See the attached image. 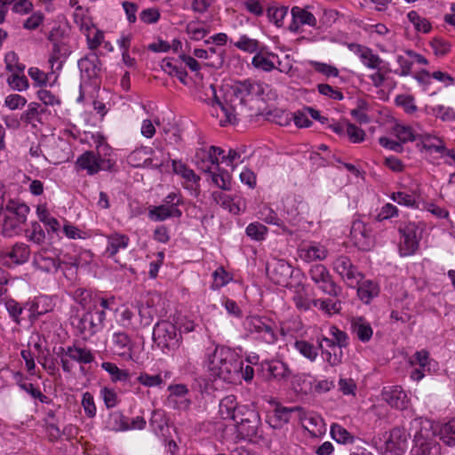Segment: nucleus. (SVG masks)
<instances>
[{
	"instance_id": "f257e3e1",
	"label": "nucleus",
	"mask_w": 455,
	"mask_h": 455,
	"mask_svg": "<svg viewBox=\"0 0 455 455\" xmlns=\"http://www.w3.org/2000/svg\"><path fill=\"white\" fill-rule=\"evenodd\" d=\"M268 90L267 84L257 81L235 82L222 88L221 100L215 86L211 84L212 115L219 120L220 126L235 124L237 116H251L257 114L259 102L265 100L264 95Z\"/></svg>"
},
{
	"instance_id": "f03ea898",
	"label": "nucleus",
	"mask_w": 455,
	"mask_h": 455,
	"mask_svg": "<svg viewBox=\"0 0 455 455\" xmlns=\"http://www.w3.org/2000/svg\"><path fill=\"white\" fill-rule=\"evenodd\" d=\"M203 366L208 378L212 381L225 383L237 382L240 369L239 357L235 350L226 346H216L212 351L206 353Z\"/></svg>"
},
{
	"instance_id": "7ed1b4c3",
	"label": "nucleus",
	"mask_w": 455,
	"mask_h": 455,
	"mask_svg": "<svg viewBox=\"0 0 455 455\" xmlns=\"http://www.w3.org/2000/svg\"><path fill=\"white\" fill-rule=\"evenodd\" d=\"M29 207L19 200H10L0 209V228L4 236L12 237L20 234L27 221Z\"/></svg>"
},
{
	"instance_id": "20e7f679",
	"label": "nucleus",
	"mask_w": 455,
	"mask_h": 455,
	"mask_svg": "<svg viewBox=\"0 0 455 455\" xmlns=\"http://www.w3.org/2000/svg\"><path fill=\"white\" fill-rule=\"evenodd\" d=\"M357 25L369 36L379 52L392 53L397 50L396 34L388 28L386 24L360 20Z\"/></svg>"
},
{
	"instance_id": "39448f33",
	"label": "nucleus",
	"mask_w": 455,
	"mask_h": 455,
	"mask_svg": "<svg viewBox=\"0 0 455 455\" xmlns=\"http://www.w3.org/2000/svg\"><path fill=\"white\" fill-rule=\"evenodd\" d=\"M243 327L255 339L272 345L278 340V333L275 322L267 317L250 315L243 321Z\"/></svg>"
},
{
	"instance_id": "423d86ee",
	"label": "nucleus",
	"mask_w": 455,
	"mask_h": 455,
	"mask_svg": "<svg viewBox=\"0 0 455 455\" xmlns=\"http://www.w3.org/2000/svg\"><path fill=\"white\" fill-rule=\"evenodd\" d=\"M198 160L206 161L211 165L218 167L220 163L232 168L236 167L243 163L242 153L236 149H229L228 154L221 148L210 146L208 148H200L196 155Z\"/></svg>"
},
{
	"instance_id": "0eeeda50",
	"label": "nucleus",
	"mask_w": 455,
	"mask_h": 455,
	"mask_svg": "<svg viewBox=\"0 0 455 455\" xmlns=\"http://www.w3.org/2000/svg\"><path fill=\"white\" fill-rule=\"evenodd\" d=\"M419 426H422L424 430L431 435L437 436L445 445L455 447V419L435 424L427 419H415L411 422V427L418 428Z\"/></svg>"
},
{
	"instance_id": "6e6552de",
	"label": "nucleus",
	"mask_w": 455,
	"mask_h": 455,
	"mask_svg": "<svg viewBox=\"0 0 455 455\" xmlns=\"http://www.w3.org/2000/svg\"><path fill=\"white\" fill-rule=\"evenodd\" d=\"M241 411L244 413L239 418L238 422L235 424V435L233 437L235 442L240 440H251L258 436L259 428L261 424L259 413L249 407L242 408Z\"/></svg>"
},
{
	"instance_id": "1a4fd4ad",
	"label": "nucleus",
	"mask_w": 455,
	"mask_h": 455,
	"mask_svg": "<svg viewBox=\"0 0 455 455\" xmlns=\"http://www.w3.org/2000/svg\"><path fill=\"white\" fill-rule=\"evenodd\" d=\"M269 279L275 284L288 288L294 283L297 274H304L299 268L293 267L289 262L281 259H274L267 267Z\"/></svg>"
},
{
	"instance_id": "9d476101",
	"label": "nucleus",
	"mask_w": 455,
	"mask_h": 455,
	"mask_svg": "<svg viewBox=\"0 0 455 455\" xmlns=\"http://www.w3.org/2000/svg\"><path fill=\"white\" fill-rule=\"evenodd\" d=\"M115 164L114 158L97 156L95 151L87 150L76 158L75 166L78 172L84 171L88 175L92 176L100 171L111 170Z\"/></svg>"
},
{
	"instance_id": "9b49d317",
	"label": "nucleus",
	"mask_w": 455,
	"mask_h": 455,
	"mask_svg": "<svg viewBox=\"0 0 455 455\" xmlns=\"http://www.w3.org/2000/svg\"><path fill=\"white\" fill-rule=\"evenodd\" d=\"M308 275L312 282L323 293L333 297L340 294V286L333 280L329 269L324 265H313L308 270Z\"/></svg>"
},
{
	"instance_id": "f8f14e48",
	"label": "nucleus",
	"mask_w": 455,
	"mask_h": 455,
	"mask_svg": "<svg viewBox=\"0 0 455 455\" xmlns=\"http://www.w3.org/2000/svg\"><path fill=\"white\" fill-rule=\"evenodd\" d=\"M135 343L131 337L124 331H115L110 339V351L114 355L124 361L139 363V356L135 352Z\"/></svg>"
},
{
	"instance_id": "ddd939ff",
	"label": "nucleus",
	"mask_w": 455,
	"mask_h": 455,
	"mask_svg": "<svg viewBox=\"0 0 455 455\" xmlns=\"http://www.w3.org/2000/svg\"><path fill=\"white\" fill-rule=\"evenodd\" d=\"M105 320L106 314L103 310L93 311L89 307V310L74 324L84 339H89L102 329Z\"/></svg>"
},
{
	"instance_id": "4468645a",
	"label": "nucleus",
	"mask_w": 455,
	"mask_h": 455,
	"mask_svg": "<svg viewBox=\"0 0 455 455\" xmlns=\"http://www.w3.org/2000/svg\"><path fill=\"white\" fill-rule=\"evenodd\" d=\"M333 271L339 275L341 280L351 288L360 283L363 278V274L357 269V267L352 263L349 257L345 255H339L336 257L331 264Z\"/></svg>"
},
{
	"instance_id": "2eb2a0df",
	"label": "nucleus",
	"mask_w": 455,
	"mask_h": 455,
	"mask_svg": "<svg viewBox=\"0 0 455 455\" xmlns=\"http://www.w3.org/2000/svg\"><path fill=\"white\" fill-rule=\"evenodd\" d=\"M153 338L158 346L168 349L178 347L180 339V334L177 331V327L169 321L158 322L153 330Z\"/></svg>"
},
{
	"instance_id": "dca6fc26",
	"label": "nucleus",
	"mask_w": 455,
	"mask_h": 455,
	"mask_svg": "<svg viewBox=\"0 0 455 455\" xmlns=\"http://www.w3.org/2000/svg\"><path fill=\"white\" fill-rule=\"evenodd\" d=\"M414 444L410 455H441V445L431 438V435L426 432L422 426L415 428Z\"/></svg>"
},
{
	"instance_id": "f3484780",
	"label": "nucleus",
	"mask_w": 455,
	"mask_h": 455,
	"mask_svg": "<svg viewBox=\"0 0 455 455\" xmlns=\"http://www.w3.org/2000/svg\"><path fill=\"white\" fill-rule=\"evenodd\" d=\"M297 422L309 433L312 437H321L326 433V424L323 419L315 411H307L299 407Z\"/></svg>"
},
{
	"instance_id": "a211bd4d",
	"label": "nucleus",
	"mask_w": 455,
	"mask_h": 455,
	"mask_svg": "<svg viewBox=\"0 0 455 455\" xmlns=\"http://www.w3.org/2000/svg\"><path fill=\"white\" fill-rule=\"evenodd\" d=\"M400 243L399 253L403 257L411 256L415 253L419 247V238L418 227L415 223L410 222L399 228Z\"/></svg>"
},
{
	"instance_id": "6ab92c4d",
	"label": "nucleus",
	"mask_w": 455,
	"mask_h": 455,
	"mask_svg": "<svg viewBox=\"0 0 455 455\" xmlns=\"http://www.w3.org/2000/svg\"><path fill=\"white\" fill-rule=\"evenodd\" d=\"M305 274H297L294 283H291L287 288L292 293V301L295 307L301 311H307L313 305L307 292V285L305 283Z\"/></svg>"
},
{
	"instance_id": "aec40b11",
	"label": "nucleus",
	"mask_w": 455,
	"mask_h": 455,
	"mask_svg": "<svg viewBox=\"0 0 455 455\" xmlns=\"http://www.w3.org/2000/svg\"><path fill=\"white\" fill-rule=\"evenodd\" d=\"M29 257V246L24 243H16L0 253V262L8 267H14L28 262Z\"/></svg>"
},
{
	"instance_id": "412c9836",
	"label": "nucleus",
	"mask_w": 455,
	"mask_h": 455,
	"mask_svg": "<svg viewBox=\"0 0 455 455\" xmlns=\"http://www.w3.org/2000/svg\"><path fill=\"white\" fill-rule=\"evenodd\" d=\"M307 212V203L296 198H288L283 205L282 219L286 225L295 227L304 219Z\"/></svg>"
},
{
	"instance_id": "4be33fe9",
	"label": "nucleus",
	"mask_w": 455,
	"mask_h": 455,
	"mask_svg": "<svg viewBox=\"0 0 455 455\" xmlns=\"http://www.w3.org/2000/svg\"><path fill=\"white\" fill-rule=\"evenodd\" d=\"M317 343L323 362L332 367L341 363L343 358L342 348L344 347L334 344V340L324 336L318 337Z\"/></svg>"
},
{
	"instance_id": "5701e85b",
	"label": "nucleus",
	"mask_w": 455,
	"mask_h": 455,
	"mask_svg": "<svg viewBox=\"0 0 455 455\" xmlns=\"http://www.w3.org/2000/svg\"><path fill=\"white\" fill-rule=\"evenodd\" d=\"M347 49L354 53L368 69L380 70L383 60L374 51L363 44L350 43Z\"/></svg>"
},
{
	"instance_id": "b1692460",
	"label": "nucleus",
	"mask_w": 455,
	"mask_h": 455,
	"mask_svg": "<svg viewBox=\"0 0 455 455\" xmlns=\"http://www.w3.org/2000/svg\"><path fill=\"white\" fill-rule=\"evenodd\" d=\"M169 395L166 403L170 408L185 411L191 406V399L188 397L189 390L184 384L170 385L168 387Z\"/></svg>"
},
{
	"instance_id": "393cba45",
	"label": "nucleus",
	"mask_w": 455,
	"mask_h": 455,
	"mask_svg": "<svg viewBox=\"0 0 455 455\" xmlns=\"http://www.w3.org/2000/svg\"><path fill=\"white\" fill-rule=\"evenodd\" d=\"M328 254L326 246L315 241L303 242L298 247L299 259L307 263L323 261Z\"/></svg>"
},
{
	"instance_id": "a878e982",
	"label": "nucleus",
	"mask_w": 455,
	"mask_h": 455,
	"mask_svg": "<svg viewBox=\"0 0 455 455\" xmlns=\"http://www.w3.org/2000/svg\"><path fill=\"white\" fill-rule=\"evenodd\" d=\"M408 436L405 429L395 427L385 439V451L390 455H402L408 445Z\"/></svg>"
},
{
	"instance_id": "bb28decb",
	"label": "nucleus",
	"mask_w": 455,
	"mask_h": 455,
	"mask_svg": "<svg viewBox=\"0 0 455 455\" xmlns=\"http://www.w3.org/2000/svg\"><path fill=\"white\" fill-rule=\"evenodd\" d=\"M381 396L389 406L396 410L403 411L410 405V397L400 386L385 387Z\"/></svg>"
},
{
	"instance_id": "cd10ccee",
	"label": "nucleus",
	"mask_w": 455,
	"mask_h": 455,
	"mask_svg": "<svg viewBox=\"0 0 455 455\" xmlns=\"http://www.w3.org/2000/svg\"><path fill=\"white\" fill-rule=\"evenodd\" d=\"M76 292L80 293V295L83 297V299H86L88 297L90 298L91 301L92 302L91 308L93 311L103 310L106 314L107 310H117L116 299L113 295H106L103 292H95L92 294L86 290H78Z\"/></svg>"
},
{
	"instance_id": "c85d7f7f",
	"label": "nucleus",
	"mask_w": 455,
	"mask_h": 455,
	"mask_svg": "<svg viewBox=\"0 0 455 455\" xmlns=\"http://www.w3.org/2000/svg\"><path fill=\"white\" fill-rule=\"evenodd\" d=\"M350 235L355 246L359 250L368 251L372 246L373 239L371 230L359 220L353 221Z\"/></svg>"
},
{
	"instance_id": "c756f323",
	"label": "nucleus",
	"mask_w": 455,
	"mask_h": 455,
	"mask_svg": "<svg viewBox=\"0 0 455 455\" xmlns=\"http://www.w3.org/2000/svg\"><path fill=\"white\" fill-rule=\"evenodd\" d=\"M297 410H299V406H276L275 410L267 415V422L272 428L280 429L290 421L297 420Z\"/></svg>"
},
{
	"instance_id": "7c9ffc66",
	"label": "nucleus",
	"mask_w": 455,
	"mask_h": 455,
	"mask_svg": "<svg viewBox=\"0 0 455 455\" xmlns=\"http://www.w3.org/2000/svg\"><path fill=\"white\" fill-rule=\"evenodd\" d=\"M250 406L244 404H238L236 397L233 395H226L223 397L219 404V414L223 419H229L238 422L239 418L244 413L241 411L242 408H249Z\"/></svg>"
},
{
	"instance_id": "2f4dec72",
	"label": "nucleus",
	"mask_w": 455,
	"mask_h": 455,
	"mask_svg": "<svg viewBox=\"0 0 455 455\" xmlns=\"http://www.w3.org/2000/svg\"><path fill=\"white\" fill-rule=\"evenodd\" d=\"M33 267L44 273H54L60 267V260L55 254L49 250H41L34 254Z\"/></svg>"
},
{
	"instance_id": "473e14b6",
	"label": "nucleus",
	"mask_w": 455,
	"mask_h": 455,
	"mask_svg": "<svg viewBox=\"0 0 455 455\" xmlns=\"http://www.w3.org/2000/svg\"><path fill=\"white\" fill-rule=\"evenodd\" d=\"M417 141V146L420 148V151L440 154L442 156L446 151L443 140L433 132H424L419 133Z\"/></svg>"
},
{
	"instance_id": "72a5a7b5",
	"label": "nucleus",
	"mask_w": 455,
	"mask_h": 455,
	"mask_svg": "<svg viewBox=\"0 0 455 455\" xmlns=\"http://www.w3.org/2000/svg\"><path fill=\"white\" fill-rule=\"evenodd\" d=\"M55 304L51 297L40 295L28 301L24 307L29 312V317L36 319L53 310Z\"/></svg>"
},
{
	"instance_id": "f704fd0d",
	"label": "nucleus",
	"mask_w": 455,
	"mask_h": 455,
	"mask_svg": "<svg viewBox=\"0 0 455 455\" xmlns=\"http://www.w3.org/2000/svg\"><path fill=\"white\" fill-rule=\"evenodd\" d=\"M279 62L276 53L263 49L259 50L251 59L252 67L264 72L273 71L276 68V63Z\"/></svg>"
},
{
	"instance_id": "c9c22d12",
	"label": "nucleus",
	"mask_w": 455,
	"mask_h": 455,
	"mask_svg": "<svg viewBox=\"0 0 455 455\" xmlns=\"http://www.w3.org/2000/svg\"><path fill=\"white\" fill-rule=\"evenodd\" d=\"M172 170L184 180L183 187L186 189L196 192L199 188L200 178L195 172L179 160H172Z\"/></svg>"
},
{
	"instance_id": "e433bc0d",
	"label": "nucleus",
	"mask_w": 455,
	"mask_h": 455,
	"mask_svg": "<svg viewBox=\"0 0 455 455\" xmlns=\"http://www.w3.org/2000/svg\"><path fill=\"white\" fill-rule=\"evenodd\" d=\"M292 21L290 25V30L298 32L301 26L307 25L315 28L317 25V20L315 15L306 8L294 6L291 11Z\"/></svg>"
},
{
	"instance_id": "4c0bfd02",
	"label": "nucleus",
	"mask_w": 455,
	"mask_h": 455,
	"mask_svg": "<svg viewBox=\"0 0 455 455\" xmlns=\"http://www.w3.org/2000/svg\"><path fill=\"white\" fill-rule=\"evenodd\" d=\"M258 218L266 224L277 227L280 229L278 234L290 235L293 234L292 230L285 224L284 220L279 218L277 213L267 205H263L259 209Z\"/></svg>"
},
{
	"instance_id": "58836bf2",
	"label": "nucleus",
	"mask_w": 455,
	"mask_h": 455,
	"mask_svg": "<svg viewBox=\"0 0 455 455\" xmlns=\"http://www.w3.org/2000/svg\"><path fill=\"white\" fill-rule=\"evenodd\" d=\"M261 366L266 377L269 379L283 380L291 375L288 365L280 360L266 361Z\"/></svg>"
},
{
	"instance_id": "ea45409f",
	"label": "nucleus",
	"mask_w": 455,
	"mask_h": 455,
	"mask_svg": "<svg viewBox=\"0 0 455 455\" xmlns=\"http://www.w3.org/2000/svg\"><path fill=\"white\" fill-rule=\"evenodd\" d=\"M106 240L107 246L104 253L109 258H113L121 250H125L130 243L129 236L118 232H114L106 235Z\"/></svg>"
},
{
	"instance_id": "a19ab883",
	"label": "nucleus",
	"mask_w": 455,
	"mask_h": 455,
	"mask_svg": "<svg viewBox=\"0 0 455 455\" xmlns=\"http://www.w3.org/2000/svg\"><path fill=\"white\" fill-rule=\"evenodd\" d=\"M151 431L160 438H165L169 435L170 427L166 415L162 410H155L152 411L149 420Z\"/></svg>"
},
{
	"instance_id": "79ce46f5",
	"label": "nucleus",
	"mask_w": 455,
	"mask_h": 455,
	"mask_svg": "<svg viewBox=\"0 0 455 455\" xmlns=\"http://www.w3.org/2000/svg\"><path fill=\"white\" fill-rule=\"evenodd\" d=\"M205 164V171L211 174L212 183L222 190H229L231 188V176L225 171L211 165L206 161L203 162Z\"/></svg>"
},
{
	"instance_id": "37998d69",
	"label": "nucleus",
	"mask_w": 455,
	"mask_h": 455,
	"mask_svg": "<svg viewBox=\"0 0 455 455\" xmlns=\"http://www.w3.org/2000/svg\"><path fill=\"white\" fill-rule=\"evenodd\" d=\"M388 197L401 206L413 210L419 208V195L415 190L410 193L405 191L392 192Z\"/></svg>"
},
{
	"instance_id": "c03bdc74",
	"label": "nucleus",
	"mask_w": 455,
	"mask_h": 455,
	"mask_svg": "<svg viewBox=\"0 0 455 455\" xmlns=\"http://www.w3.org/2000/svg\"><path fill=\"white\" fill-rule=\"evenodd\" d=\"M357 287V296L364 304H369L379 293V286L371 280H361L355 286Z\"/></svg>"
},
{
	"instance_id": "a18cd8bd",
	"label": "nucleus",
	"mask_w": 455,
	"mask_h": 455,
	"mask_svg": "<svg viewBox=\"0 0 455 455\" xmlns=\"http://www.w3.org/2000/svg\"><path fill=\"white\" fill-rule=\"evenodd\" d=\"M64 355L78 363L88 364L94 360L92 351L86 347L68 346L64 349Z\"/></svg>"
},
{
	"instance_id": "49530a36",
	"label": "nucleus",
	"mask_w": 455,
	"mask_h": 455,
	"mask_svg": "<svg viewBox=\"0 0 455 455\" xmlns=\"http://www.w3.org/2000/svg\"><path fill=\"white\" fill-rule=\"evenodd\" d=\"M353 333L362 342L369 341L373 334L371 323L363 317H355L351 322Z\"/></svg>"
},
{
	"instance_id": "de8ad7c7",
	"label": "nucleus",
	"mask_w": 455,
	"mask_h": 455,
	"mask_svg": "<svg viewBox=\"0 0 455 455\" xmlns=\"http://www.w3.org/2000/svg\"><path fill=\"white\" fill-rule=\"evenodd\" d=\"M315 382V376L310 373H299L292 378V387L297 392L304 395L313 394V385Z\"/></svg>"
},
{
	"instance_id": "09e8293b",
	"label": "nucleus",
	"mask_w": 455,
	"mask_h": 455,
	"mask_svg": "<svg viewBox=\"0 0 455 455\" xmlns=\"http://www.w3.org/2000/svg\"><path fill=\"white\" fill-rule=\"evenodd\" d=\"M102 370L109 375L111 382H127L130 379V372L126 369H121L116 363L112 362H103L100 364Z\"/></svg>"
},
{
	"instance_id": "8fccbe9b",
	"label": "nucleus",
	"mask_w": 455,
	"mask_h": 455,
	"mask_svg": "<svg viewBox=\"0 0 455 455\" xmlns=\"http://www.w3.org/2000/svg\"><path fill=\"white\" fill-rule=\"evenodd\" d=\"M153 149L150 147H141L133 150L127 157L130 165L140 168L148 167V156H152Z\"/></svg>"
},
{
	"instance_id": "3c124183",
	"label": "nucleus",
	"mask_w": 455,
	"mask_h": 455,
	"mask_svg": "<svg viewBox=\"0 0 455 455\" xmlns=\"http://www.w3.org/2000/svg\"><path fill=\"white\" fill-rule=\"evenodd\" d=\"M36 212L39 220L43 222L50 231L56 233L60 229L59 220L50 214L46 203L38 204Z\"/></svg>"
},
{
	"instance_id": "603ef678",
	"label": "nucleus",
	"mask_w": 455,
	"mask_h": 455,
	"mask_svg": "<svg viewBox=\"0 0 455 455\" xmlns=\"http://www.w3.org/2000/svg\"><path fill=\"white\" fill-rule=\"evenodd\" d=\"M406 17L416 33L428 34L432 30L431 22L427 18L421 16L418 12L410 11Z\"/></svg>"
},
{
	"instance_id": "864d4df0",
	"label": "nucleus",
	"mask_w": 455,
	"mask_h": 455,
	"mask_svg": "<svg viewBox=\"0 0 455 455\" xmlns=\"http://www.w3.org/2000/svg\"><path fill=\"white\" fill-rule=\"evenodd\" d=\"M181 215V211H172L163 206V204L151 206L148 209V218L153 221H164L170 218H180Z\"/></svg>"
},
{
	"instance_id": "5fc2aeb1",
	"label": "nucleus",
	"mask_w": 455,
	"mask_h": 455,
	"mask_svg": "<svg viewBox=\"0 0 455 455\" xmlns=\"http://www.w3.org/2000/svg\"><path fill=\"white\" fill-rule=\"evenodd\" d=\"M392 132L402 145L408 142L417 141L419 135L411 126L402 124H395L393 127Z\"/></svg>"
},
{
	"instance_id": "6e6d98bb",
	"label": "nucleus",
	"mask_w": 455,
	"mask_h": 455,
	"mask_svg": "<svg viewBox=\"0 0 455 455\" xmlns=\"http://www.w3.org/2000/svg\"><path fill=\"white\" fill-rule=\"evenodd\" d=\"M28 73L30 78L39 86L47 84L52 86L57 80V76H54L53 72L45 73L36 67L29 68Z\"/></svg>"
},
{
	"instance_id": "4d7b16f0",
	"label": "nucleus",
	"mask_w": 455,
	"mask_h": 455,
	"mask_svg": "<svg viewBox=\"0 0 455 455\" xmlns=\"http://www.w3.org/2000/svg\"><path fill=\"white\" fill-rule=\"evenodd\" d=\"M169 377V372L165 371L164 376L162 373L150 375L147 372H140L137 381L146 387H162L164 385L165 379Z\"/></svg>"
},
{
	"instance_id": "13d9d810",
	"label": "nucleus",
	"mask_w": 455,
	"mask_h": 455,
	"mask_svg": "<svg viewBox=\"0 0 455 455\" xmlns=\"http://www.w3.org/2000/svg\"><path fill=\"white\" fill-rule=\"evenodd\" d=\"M106 427L110 431L120 432L129 430L125 417L119 411L109 413L106 420Z\"/></svg>"
},
{
	"instance_id": "bf43d9fd",
	"label": "nucleus",
	"mask_w": 455,
	"mask_h": 455,
	"mask_svg": "<svg viewBox=\"0 0 455 455\" xmlns=\"http://www.w3.org/2000/svg\"><path fill=\"white\" fill-rule=\"evenodd\" d=\"M233 281V275L228 272L223 267H218L212 273L211 289L220 290Z\"/></svg>"
},
{
	"instance_id": "052dcab7",
	"label": "nucleus",
	"mask_w": 455,
	"mask_h": 455,
	"mask_svg": "<svg viewBox=\"0 0 455 455\" xmlns=\"http://www.w3.org/2000/svg\"><path fill=\"white\" fill-rule=\"evenodd\" d=\"M293 347L302 356L312 363L316 360L319 355L318 347H315L307 340H296Z\"/></svg>"
},
{
	"instance_id": "680f3d73",
	"label": "nucleus",
	"mask_w": 455,
	"mask_h": 455,
	"mask_svg": "<svg viewBox=\"0 0 455 455\" xmlns=\"http://www.w3.org/2000/svg\"><path fill=\"white\" fill-rule=\"evenodd\" d=\"M427 114L434 116L443 122L455 121V110L448 106L435 105L427 108Z\"/></svg>"
},
{
	"instance_id": "e2e57ef3",
	"label": "nucleus",
	"mask_w": 455,
	"mask_h": 455,
	"mask_svg": "<svg viewBox=\"0 0 455 455\" xmlns=\"http://www.w3.org/2000/svg\"><path fill=\"white\" fill-rule=\"evenodd\" d=\"M233 45L248 53H256L259 50V42L257 39L251 38L247 35H241Z\"/></svg>"
},
{
	"instance_id": "0e129e2a",
	"label": "nucleus",
	"mask_w": 455,
	"mask_h": 455,
	"mask_svg": "<svg viewBox=\"0 0 455 455\" xmlns=\"http://www.w3.org/2000/svg\"><path fill=\"white\" fill-rule=\"evenodd\" d=\"M245 233L251 240L259 242L266 239L268 228L262 223L255 221L246 227Z\"/></svg>"
},
{
	"instance_id": "69168bd1",
	"label": "nucleus",
	"mask_w": 455,
	"mask_h": 455,
	"mask_svg": "<svg viewBox=\"0 0 455 455\" xmlns=\"http://www.w3.org/2000/svg\"><path fill=\"white\" fill-rule=\"evenodd\" d=\"M91 138L95 143L96 147V155L97 156H100L103 158H112L113 149L106 142L105 138L99 132L92 133Z\"/></svg>"
},
{
	"instance_id": "338daca9",
	"label": "nucleus",
	"mask_w": 455,
	"mask_h": 455,
	"mask_svg": "<svg viewBox=\"0 0 455 455\" xmlns=\"http://www.w3.org/2000/svg\"><path fill=\"white\" fill-rule=\"evenodd\" d=\"M83 33L86 36L88 47L91 50L97 49L104 40L103 31L97 28L94 24L88 28V30H84Z\"/></svg>"
},
{
	"instance_id": "774afa93",
	"label": "nucleus",
	"mask_w": 455,
	"mask_h": 455,
	"mask_svg": "<svg viewBox=\"0 0 455 455\" xmlns=\"http://www.w3.org/2000/svg\"><path fill=\"white\" fill-rule=\"evenodd\" d=\"M214 202L221 205L224 209L228 210L230 212L236 214L240 212L237 205L233 203L231 196L221 191H215L212 193Z\"/></svg>"
}]
</instances>
